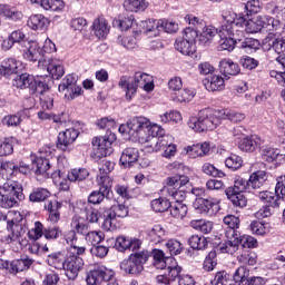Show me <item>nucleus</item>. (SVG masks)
I'll return each mask as SVG.
<instances>
[{
	"label": "nucleus",
	"instance_id": "nucleus-43",
	"mask_svg": "<svg viewBox=\"0 0 285 285\" xmlns=\"http://www.w3.org/2000/svg\"><path fill=\"white\" fill-rule=\"evenodd\" d=\"M268 179L266 176V171L264 170H258L255 171L250 177H249V186L254 189L257 190V188H262L264 186V183Z\"/></svg>",
	"mask_w": 285,
	"mask_h": 285
},
{
	"label": "nucleus",
	"instance_id": "nucleus-27",
	"mask_svg": "<svg viewBox=\"0 0 285 285\" xmlns=\"http://www.w3.org/2000/svg\"><path fill=\"white\" fill-rule=\"evenodd\" d=\"M219 70L226 79H230V77H235L236 75H239V65L234 62L230 59H223L219 62Z\"/></svg>",
	"mask_w": 285,
	"mask_h": 285
},
{
	"label": "nucleus",
	"instance_id": "nucleus-18",
	"mask_svg": "<svg viewBox=\"0 0 285 285\" xmlns=\"http://www.w3.org/2000/svg\"><path fill=\"white\" fill-rule=\"evenodd\" d=\"M23 42H28L26 40V33H23L21 30L12 31L8 38H6L2 43L1 48L2 50H12L14 47V43H18V50H21V46Z\"/></svg>",
	"mask_w": 285,
	"mask_h": 285
},
{
	"label": "nucleus",
	"instance_id": "nucleus-52",
	"mask_svg": "<svg viewBox=\"0 0 285 285\" xmlns=\"http://www.w3.org/2000/svg\"><path fill=\"white\" fill-rule=\"evenodd\" d=\"M90 173H88V169L79 168V169H71L67 174L68 181H83L85 179H88Z\"/></svg>",
	"mask_w": 285,
	"mask_h": 285
},
{
	"label": "nucleus",
	"instance_id": "nucleus-24",
	"mask_svg": "<svg viewBox=\"0 0 285 285\" xmlns=\"http://www.w3.org/2000/svg\"><path fill=\"white\" fill-rule=\"evenodd\" d=\"M259 146H262V138L258 136L245 137L238 142V148L243 153H255Z\"/></svg>",
	"mask_w": 285,
	"mask_h": 285
},
{
	"label": "nucleus",
	"instance_id": "nucleus-23",
	"mask_svg": "<svg viewBox=\"0 0 285 285\" xmlns=\"http://www.w3.org/2000/svg\"><path fill=\"white\" fill-rule=\"evenodd\" d=\"M186 155L191 157V159H197V157H206L210 153V142L205 141L203 144H196L185 147Z\"/></svg>",
	"mask_w": 285,
	"mask_h": 285
},
{
	"label": "nucleus",
	"instance_id": "nucleus-22",
	"mask_svg": "<svg viewBox=\"0 0 285 285\" xmlns=\"http://www.w3.org/2000/svg\"><path fill=\"white\" fill-rule=\"evenodd\" d=\"M92 146H95L98 157H108V155H110L112 140L106 136L96 137L92 140Z\"/></svg>",
	"mask_w": 285,
	"mask_h": 285
},
{
	"label": "nucleus",
	"instance_id": "nucleus-58",
	"mask_svg": "<svg viewBox=\"0 0 285 285\" xmlns=\"http://www.w3.org/2000/svg\"><path fill=\"white\" fill-rule=\"evenodd\" d=\"M115 170V163L108 160V159H102L101 165L99 166V175L97 176V181L104 177H110V173Z\"/></svg>",
	"mask_w": 285,
	"mask_h": 285
},
{
	"label": "nucleus",
	"instance_id": "nucleus-63",
	"mask_svg": "<svg viewBox=\"0 0 285 285\" xmlns=\"http://www.w3.org/2000/svg\"><path fill=\"white\" fill-rule=\"evenodd\" d=\"M161 124H168L169 121H174V124H179L181 121V112L177 110H171L160 115Z\"/></svg>",
	"mask_w": 285,
	"mask_h": 285
},
{
	"label": "nucleus",
	"instance_id": "nucleus-45",
	"mask_svg": "<svg viewBox=\"0 0 285 285\" xmlns=\"http://www.w3.org/2000/svg\"><path fill=\"white\" fill-rule=\"evenodd\" d=\"M168 265L166 266L168 271L167 277L169 278V282H175V279L178 277H181V267L177 264V261L175 258H168Z\"/></svg>",
	"mask_w": 285,
	"mask_h": 285
},
{
	"label": "nucleus",
	"instance_id": "nucleus-56",
	"mask_svg": "<svg viewBox=\"0 0 285 285\" xmlns=\"http://www.w3.org/2000/svg\"><path fill=\"white\" fill-rule=\"evenodd\" d=\"M47 22L48 19L42 14H33L28 19L27 26H29L31 30H41Z\"/></svg>",
	"mask_w": 285,
	"mask_h": 285
},
{
	"label": "nucleus",
	"instance_id": "nucleus-50",
	"mask_svg": "<svg viewBox=\"0 0 285 285\" xmlns=\"http://www.w3.org/2000/svg\"><path fill=\"white\" fill-rule=\"evenodd\" d=\"M237 262L243 266H255L257 264V254L255 252L244 250L237 256Z\"/></svg>",
	"mask_w": 285,
	"mask_h": 285
},
{
	"label": "nucleus",
	"instance_id": "nucleus-9",
	"mask_svg": "<svg viewBox=\"0 0 285 285\" xmlns=\"http://www.w3.org/2000/svg\"><path fill=\"white\" fill-rule=\"evenodd\" d=\"M120 268L128 275H139L144 273V252H136L129 258L120 263Z\"/></svg>",
	"mask_w": 285,
	"mask_h": 285
},
{
	"label": "nucleus",
	"instance_id": "nucleus-4",
	"mask_svg": "<svg viewBox=\"0 0 285 285\" xmlns=\"http://www.w3.org/2000/svg\"><path fill=\"white\" fill-rule=\"evenodd\" d=\"M8 215L12 218L7 222L8 235L4 236V242L7 244L21 245V239H23L26 235V227L19 222H21L23 217L19 212H9Z\"/></svg>",
	"mask_w": 285,
	"mask_h": 285
},
{
	"label": "nucleus",
	"instance_id": "nucleus-12",
	"mask_svg": "<svg viewBox=\"0 0 285 285\" xmlns=\"http://www.w3.org/2000/svg\"><path fill=\"white\" fill-rule=\"evenodd\" d=\"M99 190L94 191L88 197L89 204H101L106 196L110 194V189L112 188V178L102 177L98 178Z\"/></svg>",
	"mask_w": 285,
	"mask_h": 285
},
{
	"label": "nucleus",
	"instance_id": "nucleus-8",
	"mask_svg": "<svg viewBox=\"0 0 285 285\" xmlns=\"http://www.w3.org/2000/svg\"><path fill=\"white\" fill-rule=\"evenodd\" d=\"M223 19V18H222ZM225 26H228L226 23V19L222 20V26L219 27L218 37H220V41L218 45V52H224L226 50L227 52H233L235 50V45L237 43V38L235 37H242L239 32H226Z\"/></svg>",
	"mask_w": 285,
	"mask_h": 285
},
{
	"label": "nucleus",
	"instance_id": "nucleus-2",
	"mask_svg": "<svg viewBox=\"0 0 285 285\" xmlns=\"http://www.w3.org/2000/svg\"><path fill=\"white\" fill-rule=\"evenodd\" d=\"M144 126L145 132H147L144 148L147 153H158V150H164L173 144V138L164 136V129L159 125L144 118Z\"/></svg>",
	"mask_w": 285,
	"mask_h": 285
},
{
	"label": "nucleus",
	"instance_id": "nucleus-11",
	"mask_svg": "<svg viewBox=\"0 0 285 285\" xmlns=\"http://www.w3.org/2000/svg\"><path fill=\"white\" fill-rule=\"evenodd\" d=\"M144 79V72L137 71L132 78H128L122 76L118 86L126 91V99L130 101L132 99V95L137 92V88L139 87L140 81Z\"/></svg>",
	"mask_w": 285,
	"mask_h": 285
},
{
	"label": "nucleus",
	"instance_id": "nucleus-21",
	"mask_svg": "<svg viewBox=\"0 0 285 285\" xmlns=\"http://www.w3.org/2000/svg\"><path fill=\"white\" fill-rule=\"evenodd\" d=\"M142 30L144 28L139 26V29L132 31V36H125L119 38V43L121 47L126 48L127 50H135V48L139 46V40L142 37Z\"/></svg>",
	"mask_w": 285,
	"mask_h": 285
},
{
	"label": "nucleus",
	"instance_id": "nucleus-48",
	"mask_svg": "<svg viewBox=\"0 0 285 285\" xmlns=\"http://www.w3.org/2000/svg\"><path fill=\"white\" fill-rule=\"evenodd\" d=\"M224 225L228 226L229 230L227 232V235H230L232 237H235L237 235V228H239V217L235 215H227L223 219Z\"/></svg>",
	"mask_w": 285,
	"mask_h": 285
},
{
	"label": "nucleus",
	"instance_id": "nucleus-16",
	"mask_svg": "<svg viewBox=\"0 0 285 285\" xmlns=\"http://www.w3.org/2000/svg\"><path fill=\"white\" fill-rule=\"evenodd\" d=\"M261 157L263 161L275 164V166H282L285 164V154H281L279 149H275L273 147H264L261 150Z\"/></svg>",
	"mask_w": 285,
	"mask_h": 285
},
{
	"label": "nucleus",
	"instance_id": "nucleus-37",
	"mask_svg": "<svg viewBox=\"0 0 285 285\" xmlns=\"http://www.w3.org/2000/svg\"><path fill=\"white\" fill-rule=\"evenodd\" d=\"M228 242L219 246L220 253H228L229 255H233V253H237L239 248V236L234 235H227Z\"/></svg>",
	"mask_w": 285,
	"mask_h": 285
},
{
	"label": "nucleus",
	"instance_id": "nucleus-40",
	"mask_svg": "<svg viewBox=\"0 0 285 285\" xmlns=\"http://www.w3.org/2000/svg\"><path fill=\"white\" fill-rule=\"evenodd\" d=\"M153 90H155V78L151 75L144 73V101H150L155 97Z\"/></svg>",
	"mask_w": 285,
	"mask_h": 285
},
{
	"label": "nucleus",
	"instance_id": "nucleus-61",
	"mask_svg": "<svg viewBox=\"0 0 285 285\" xmlns=\"http://www.w3.org/2000/svg\"><path fill=\"white\" fill-rule=\"evenodd\" d=\"M47 70L49 75H51L52 79H61L63 77V66L59 65L56 61H51L47 66Z\"/></svg>",
	"mask_w": 285,
	"mask_h": 285
},
{
	"label": "nucleus",
	"instance_id": "nucleus-26",
	"mask_svg": "<svg viewBox=\"0 0 285 285\" xmlns=\"http://www.w3.org/2000/svg\"><path fill=\"white\" fill-rule=\"evenodd\" d=\"M21 68V62L17 61L14 58L4 59L0 66V75L3 77H10L17 75Z\"/></svg>",
	"mask_w": 285,
	"mask_h": 285
},
{
	"label": "nucleus",
	"instance_id": "nucleus-19",
	"mask_svg": "<svg viewBox=\"0 0 285 285\" xmlns=\"http://www.w3.org/2000/svg\"><path fill=\"white\" fill-rule=\"evenodd\" d=\"M77 137H79V131L75 128H69L66 131L60 132L58 135L57 148H60V150H67L68 146L75 144Z\"/></svg>",
	"mask_w": 285,
	"mask_h": 285
},
{
	"label": "nucleus",
	"instance_id": "nucleus-39",
	"mask_svg": "<svg viewBox=\"0 0 285 285\" xmlns=\"http://www.w3.org/2000/svg\"><path fill=\"white\" fill-rule=\"evenodd\" d=\"M218 111H219L218 115H220V120L228 119L229 121H233V124H239L246 119V115L239 111L228 110V109H223Z\"/></svg>",
	"mask_w": 285,
	"mask_h": 285
},
{
	"label": "nucleus",
	"instance_id": "nucleus-25",
	"mask_svg": "<svg viewBox=\"0 0 285 285\" xmlns=\"http://www.w3.org/2000/svg\"><path fill=\"white\" fill-rule=\"evenodd\" d=\"M92 32L98 39H106L110 32V24L105 18H97L92 22Z\"/></svg>",
	"mask_w": 285,
	"mask_h": 285
},
{
	"label": "nucleus",
	"instance_id": "nucleus-36",
	"mask_svg": "<svg viewBox=\"0 0 285 285\" xmlns=\"http://www.w3.org/2000/svg\"><path fill=\"white\" fill-rule=\"evenodd\" d=\"M151 257L154 259L155 268H158L160 271L166 269V266H168V264H170V261H168V259H173V257H166V255L164 254V252L161 249H154Z\"/></svg>",
	"mask_w": 285,
	"mask_h": 285
},
{
	"label": "nucleus",
	"instance_id": "nucleus-5",
	"mask_svg": "<svg viewBox=\"0 0 285 285\" xmlns=\"http://www.w3.org/2000/svg\"><path fill=\"white\" fill-rule=\"evenodd\" d=\"M248 188H250V180H246L237 176L234 180V186L228 187L225 190V194L234 206H238V208H245L247 200L246 196H244V193H246Z\"/></svg>",
	"mask_w": 285,
	"mask_h": 285
},
{
	"label": "nucleus",
	"instance_id": "nucleus-38",
	"mask_svg": "<svg viewBox=\"0 0 285 285\" xmlns=\"http://www.w3.org/2000/svg\"><path fill=\"white\" fill-rule=\"evenodd\" d=\"M129 127V137H132V139H136V141L139 139V132L144 130V118L136 117L128 121Z\"/></svg>",
	"mask_w": 285,
	"mask_h": 285
},
{
	"label": "nucleus",
	"instance_id": "nucleus-44",
	"mask_svg": "<svg viewBox=\"0 0 285 285\" xmlns=\"http://www.w3.org/2000/svg\"><path fill=\"white\" fill-rule=\"evenodd\" d=\"M40 6L43 10H51V12H62L66 8L63 0H41Z\"/></svg>",
	"mask_w": 285,
	"mask_h": 285
},
{
	"label": "nucleus",
	"instance_id": "nucleus-7",
	"mask_svg": "<svg viewBox=\"0 0 285 285\" xmlns=\"http://www.w3.org/2000/svg\"><path fill=\"white\" fill-rule=\"evenodd\" d=\"M50 159H52V150L49 147H42L38 155H31L32 168L37 175H43L50 170Z\"/></svg>",
	"mask_w": 285,
	"mask_h": 285
},
{
	"label": "nucleus",
	"instance_id": "nucleus-46",
	"mask_svg": "<svg viewBox=\"0 0 285 285\" xmlns=\"http://www.w3.org/2000/svg\"><path fill=\"white\" fill-rule=\"evenodd\" d=\"M170 97L173 101H177L178 104H187L188 101H191V99L195 97V94L188 89H180L176 92H173Z\"/></svg>",
	"mask_w": 285,
	"mask_h": 285
},
{
	"label": "nucleus",
	"instance_id": "nucleus-32",
	"mask_svg": "<svg viewBox=\"0 0 285 285\" xmlns=\"http://www.w3.org/2000/svg\"><path fill=\"white\" fill-rule=\"evenodd\" d=\"M257 196L263 204H269L272 208H279V206H282V198L273 191H259Z\"/></svg>",
	"mask_w": 285,
	"mask_h": 285
},
{
	"label": "nucleus",
	"instance_id": "nucleus-3",
	"mask_svg": "<svg viewBox=\"0 0 285 285\" xmlns=\"http://www.w3.org/2000/svg\"><path fill=\"white\" fill-rule=\"evenodd\" d=\"M187 124L194 132H208L222 124V118L219 110L202 109L197 116H191Z\"/></svg>",
	"mask_w": 285,
	"mask_h": 285
},
{
	"label": "nucleus",
	"instance_id": "nucleus-59",
	"mask_svg": "<svg viewBox=\"0 0 285 285\" xmlns=\"http://www.w3.org/2000/svg\"><path fill=\"white\" fill-rule=\"evenodd\" d=\"M50 197V191L46 188H37L29 195V202L39 203L46 202Z\"/></svg>",
	"mask_w": 285,
	"mask_h": 285
},
{
	"label": "nucleus",
	"instance_id": "nucleus-34",
	"mask_svg": "<svg viewBox=\"0 0 285 285\" xmlns=\"http://www.w3.org/2000/svg\"><path fill=\"white\" fill-rule=\"evenodd\" d=\"M18 173H19V166H17L12 161L1 163L0 175L3 179H7L8 181H12L10 179L14 177V175H17Z\"/></svg>",
	"mask_w": 285,
	"mask_h": 285
},
{
	"label": "nucleus",
	"instance_id": "nucleus-14",
	"mask_svg": "<svg viewBox=\"0 0 285 285\" xmlns=\"http://www.w3.org/2000/svg\"><path fill=\"white\" fill-rule=\"evenodd\" d=\"M83 268V258L75 254L67 257L63 271L69 279H77Z\"/></svg>",
	"mask_w": 285,
	"mask_h": 285
},
{
	"label": "nucleus",
	"instance_id": "nucleus-42",
	"mask_svg": "<svg viewBox=\"0 0 285 285\" xmlns=\"http://www.w3.org/2000/svg\"><path fill=\"white\" fill-rule=\"evenodd\" d=\"M170 215L175 219H184L188 215V205L181 202L170 205Z\"/></svg>",
	"mask_w": 285,
	"mask_h": 285
},
{
	"label": "nucleus",
	"instance_id": "nucleus-57",
	"mask_svg": "<svg viewBox=\"0 0 285 285\" xmlns=\"http://www.w3.org/2000/svg\"><path fill=\"white\" fill-rule=\"evenodd\" d=\"M46 89L42 92H38L40 95V106L42 110H52L55 106V97L50 92H46Z\"/></svg>",
	"mask_w": 285,
	"mask_h": 285
},
{
	"label": "nucleus",
	"instance_id": "nucleus-10",
	"mask_svg": "<svg viewBox=\"0 0 285 285\" xmlns=\"http://www.w3.org/2000/svg\"><path fill=\"white\" fill-rule=\"evenodd\" d=\"M20 52H22L26 61H41L43 59V48L37 41H27L20 45Z\"/></svg>",
	"mask_w": 285,
	"mask_h": 285
},
{
	"label": "nucleus",
	"instance_id": "nucleus-29",
	"mask_svg": "<svg viewBox=\"0 0 285 285\" xmlns=\"http://www.w3.org/2000/svg\"><path fill=\"white\" fill-rule=\"evenodd\" d=\"M67 259L68 257H66L63 252H56L48 255L47 264L52 266V268H57V271H63Z\"/></svg>",
	"mask_w": 285,
	"mask_h": 285
},
{
	"label": "nucleus",
	"instance_id": "nucleus-51",
	"mask_svg": "<svg viewBox=\"0 0 285 285\" xmlns=\"http://www.w3.org/2000/svg\"><path fill=\"white\" fill-rule=\"evenodd\" d=\"M0 14H3L7 19H12V21L23 19V13L14 7L0 6Z\"/></svg>",
	"mask_w": 285,
	"mask_h": 285
},
{
	"label": "nucleus",
	"instance_id": "nucleus-1",
	"mask_svg": "<svg viewBox=\"0 0 285 285\" xmlns=\"http://www.w3.org/2000/svg\"><path fill=\"white\" fill-rule=\"evenodd\" d=\"M222 19H225L227 26H225V32H239L240 37L244 32L255 35L266 30L273 32V30H279L281 22L269 16H256L248 18V13H236L233 9H224L222 11Z\"/></svg>",
	"mask_w": 285,
	"mask_h": 285
},
{
	"label": "nucleus",
	"instance_id": "nucleus-54",
	"mask_svg": "<svg viewBox=\"0 0 285 285\" xmlns=\"http://www.w3.org/2000/svg\"><path fill=\"white\" fill-rule=\"evenodd\" d=\"M106 238V234L101 230H92V232H87L85 234V239L88 242V244H91V246H97L104 242Z\"/></svg>",
	"mask_w": 285,
	"mask_h": 285
},
{
	"label": "nucleus",
	"instance_id": "nucleus-15",
	"mask_svg": "<svg viewBox=\"0 0 285 285\" xmlns=\"http://www.w3.org/2000/svg\"><path fill=\"white\" fill-rule=\"evenodd\" d=\"M194 206L205 215L213 216L219 213V199L217 198H197Z\"/></svg>",
	"mask_w": 285,
	"mask_h": 285
},
{
	"label": "nucleus",
	"instance_id": "nucleus-53",
	"mask_svg": "<svg viewBox=\"0 0 285 285\" xmlns=\"http://www.w3.org/2000/svg\"><path fill=\"white\" fill-rule=\"evenodd\" d=\"M176 50L181 52V55L190 56L195 52V45L193 42H188L184 38L176 40Z\"/></svg>",
	"mask_w": 285,
	"mask_h": 285
},
{
	"label": "nucleus",
	"instance_id": "nucleus-20",
	"mask_svg": "<svg viewBox=\"0 0 285 285\" xmlns=\"http://www.w3.org/2000/svg\"><path fill=\"white\" fill-rule=\"evenodd\" d=\"M21 191V185H19V190L17 191H0V208H14V206H17V199H19Z\"/></svg>",
	"mask_w": 285,
	"mask_h": 285
},
{
	"label": "nucleus",
	"instance_id": "nucleus-64",
	"mask_svg": "<svg viewBox=\"0 0 285 285\" xmlns=\"http://www.w3.org/2000/svg\"><path fill=\"white\" fill-rule=\"evenodd\" d=\"M212 285H233V279H230V275H228L226 272H218L214 279L210 281Z\"/></svg>",
	"mask_w": 285,
	"mask_h": 285
},
{
	"label": "nucleus",
	"instance_id": "nucleus-60",
	"mask_svg": "<svg viewBox=\"0 0 285 285\" xmlns=\"http://www.w3.org/2000/svg\"><path fill=\"white\" fill-rule=\"evenodd\" d=\"M150 206L155 213H166L170 208V202L166 198L154 199Z\"/></svg>",
	"mask_w": 285,
	"mask_h": 285
},
{
	"label": "nucleus",
	"instance_id": "nucleus-41",
	"mask_svg": "<svg viewBox=\"0 0 285 285\" xmlns=\"http://www.w3.org/2000/svg\"><path fill=\"white\" fill-rule=\"evenodd\" d=\"M161 20L148 19L145 21V35L147 37H159Z\"/></svg>",
	"mask_w": 285,
	"mask_h": 285
},
{
	"label": "nucleus",
	"instance_id": "nucleus-6",
	"mask_svg": "<svg viewBox=\"0 0 285 285\" xmlns=\"http://www.w3.org/2000/svg\"><path fill=\"white\" fill-rule=\"evenodd\" d=\"M13 86L20 88L21 90H29L31 95L37 92H46L48 90V83L43 80H37L30 73H22L17 76L13 80Z\"/></svg>",
	"mask_w": 285,
	"mask_h": 285
},
{
	"label": "nucleus",
	"instance_id": "nucleus-28",
	"mask_svg": "<svg viewBox=\"0 0 285 285\" xmlns=\"http://www.w3.org/2000/svg\"><path fill=\"white\" fill-rule=\"evenodd\" d=\"M219 36V28H215L213 26L203 27L200 35L198 36V42L200 46H210L213 43V39Z\"/></svg>",
	"mask_w": 285,
	"mask_h": 285
},
{
	"label": "nucleus",
	"instance_id": "nucleus-49",
	"mask_svg": "<svg viewBox=\"0 0 285 285\" xmlns=\"http://www.w3.org/2000/svg\"><path fill=\"white\" fill-rule=\"evenodd\" d=\"M71 228L78 235H86L88 233V225L86 224V218L81 216H73L71 220Z\"/></svg>",
	"mask_w": 285,
	"mask_h": 285
},
{
	"label": "nucleus",
	"instance_id": "nucleus-47",
	"mask_svg": "<svg viewBox=\"0 0 285 285\" xmlns=\"http://www.w3.org/2000/svg\"><path fill=\"white\" fill-rule=\"evenodd\" d=\"M188 244L194 250H205L208 247V239L204 236L193 235L189 237Z\"/></svg>",
	"mask_w": 285,
	"mask_h": 285
},
{
	"label": "nucleus",
	"instance_id": "nucleus-31",
	"mask_svg": "<svg viewBox=\"0 0 285 285\" xmlns=\"http://www.w3.org/2000/svg\"><path fill=\"white\" fill-rule=\"evenodd\" d=\"M166 184H167V190L168 193H170L171 188H174V190L177 189H181L184 188V186H188V184H190V178H188V176H169L166 179Z\"/></svg>",
	"mask_w": 285,
	"mask_h": 285
},
{
	"label": "nucleus",
	"instance_id": "nucleus-62",
	"mask_svg": "<svg viewBox=\"0 0 285 285\" xmlns=\"http://www.w3.org/2000/svg\"><path fill=\"white\" fill-rule=\"evenodd\" d=\"M85 213H86V222L89 224H97L99 219L101 218V214L99 213L98 209H95L91 205H87L85 207Z\"/></svg>",
	"mask_w": 285,
	"mask_h": 285
},
{
	"label": "nucleus",
	"instance_id": "nucleus-30",
	"mask_svg": "<svg viewBox=\"0 0 285 285\" xmlns=\"http://www.w3.org/2000/svg\"><path fill=\"white\" fill-rule=\"evenodd\" d=\"M139 159V151L135 148H126L124 149L120 156V164L124 168H130L132 164H136Z\"/></svg>",
	"mask_w": 285,
	"mask_h": 285
},
{
	"label": "nucleus",
	"instance_id": "nucleus-35",
	"mask_svg": "<svg viewBox=\"0 0 285 285\" xmlns=\"http://www.w3.org/2000/svg\"><path fill=\"white\" fill-rule=\"evenodd\" d=\"M30 266H32V259L30 258L16 259L10 263L9 273L17 275V273H23V271H28Z\"/></svg>",
	"mask_w": 285,
	"mask_h": 285
},
{
	"label": "nucleus",
	"instance_id": "nucleus-17",
	"mask_svg": "<svg viewBox=\"0 0 285 285\" xmlns=\"http://www.w3.org/2000/svg\"><path fill=\"white\" fill-rule=\"evenodd\" d=\"M263 48L265 50H274L277 55L285 52V39L277 38V35L269 32L266 38L263 39Z\"/></svg>",
	"mask_w": 285,
	"mask_h": 285
},
{
	"label": "nucleus",
	"instance_id": "nucleus-13",
	"mask_svg": "<svg viewBox=\"0 0 285 285\" xmlns=\"http://www.w3.org/2000/svg\"><path fill=\"white\" fill-rule=\"evenodd\" d=\"M111 277L112 273L105 266H97L87 272L86 282L88 285H100L104 284V282H109Z\"/></svg>",
	"mask_w": 285,
	"mask_h": 285
},
{
	"label": "nucleus",
	"instance_id": "nucleus-55",
	"mask_svg": "<svg viewBox=\"0 0 285 285\" xmlns=\"http://www.w3.org/2000/svg\"><path fill=\"white\" fill-rule=\"evenodd\" d=\"M165 235L166 232L164 230V227H161V225H155L148 232V238L150 239V242H153V244H160Z\"/></svg>",
	"mask_w": 285,
	"mask_h": 285
},
{
	"label": "nucleus",
	"instance_id": "nucleus-33",
	"mask_svg": "<svg viewBox=\"0 0 285 285\" xmlns=\"http://www.w3.org/2000/svg\"><path fill=\"white\" fill-rule=\"evenodd\" d=\"M204 86L209 92H217V90H224V78L215 75L204 80Z\"/></svg>",
	"mask_w": 285,
	"mask_h": 285
}]
</instances>
